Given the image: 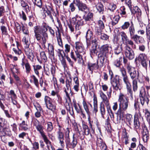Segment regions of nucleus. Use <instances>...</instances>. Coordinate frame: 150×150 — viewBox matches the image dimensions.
<instances>
[{
  "mask_svg": "<svg viewBox=\"0 0 150 150\" xmlns=\"http://www.w3.org/2000/svg\"><path fill=\"white\" fill-rule=\"evenodd\" d=\"M126 69L131 79L132 80L133 90L134 92H135L138 88L137 80L139 77V72L138 71L137 73L135 67L129 65L127 66Z\"/></svg>",
  "mask_w": 150,
  "mask_h": 150,
  "instance_id": "1",
  "label": "nucleus"
},
{
  "mask_svg": "<svg viewBox=\"0 0 150 150\" xmlns=\"http://www.w3.org/2000/svg\"><path fill=\"white\" fill-rule=\"evenodd\" d=\"M49 26L46 24L44 23L42 24L41 27L39 26H36L34 27V36L38 41H40L42 37H48L47 34L46 32L48 30Z\"/></svg>",
  "mask_w": 150,
  "mask_h": 150,
  "instance_id": "2",
  "label": "nucleus"
},
{
  "mask_svg": "<svg viewBox=\"0 0 150 150\" xmlns=\"http://www.w3.org/2000/svg\"><path fill=\"white\" fill-rule=\"evenodd\" d=\"M120 71L122 74V79L124 83L126 85L128 95L133 97V91L131 89V85L130 82L129 78L127 76L125 69L124 68H121Z\"/></svg>",
  "mask_w": 150,
  "mask_h": 150,
  "instance_id": "3",
  "label": "nucleus"
},
{
  "mask_svg": "<svg viewBox=\"0 0 150 150\" xmlns=\"http://www.w3.org/2000/svg\"><path fill=\"white\" fill-rule=\"evenodd\" d=\"M84 24L83 21L81 18L80 17L76 15V17L72 18V21L69 24H68V27L72 32L74 30V26L76 30H79L80 26Z\"/></svg>",
  "mask_w": 150,
  "mask_h": 150,
  "instance_id": "4",
  "label": "nucleus"
},
{
  "mask_svg": "<svg viewBox=\"0 0 150 150\" xmlns=\"http://www.w3.org/2000/svg\"><path fill=\"white\" fill-rule=\"evenodd\" d=\"M98 94L103 100V102L106 107L108 113L112 119H114V115L111 108L110 104L107 96L101 90L99 91Z\"/></svg>",
  "mask_w": 150,
  "mask_h": 150,
  "instance_id": "5",
  "label": "nucleus"
},
{
  "mask_svg": "<svg viewBox=\"0 0 150 150\" xmlns=\"http://www.w3.org/2000/svg\"><path fill=\"white\" fill-rule=\"evenodd\" d=\"M75 44V48L76 50L75 52V53L78 59V62L81 64L83 62L82 55L85 54L84 48L83 45L79 42H76Z\"/></svg>",
  "mask_w": 150,
  "mask_h": 150,
  "instance_id": "6",
  "label": "nucleus"
},
{
  "mask_svg": "<svg viewBox=\"0 0 150 150\" xmlns=\"http://www.w3.org/2000/svg\"><path fill=\"white\" fill-rule=\"evenodd\" d=\"M118 101L119 103V109L126 111L128 108L129 104L128 98L123 93H120L119 96Z\"/></svg>",
  "mask_w": 150,
  "mask_h": 150,
  "instance_id": "7",
  "label": "nucleus"
},
{
  "mask_svg": "<svg viewBox=\"0 0 150 150\" xmlns=\"http://www.w3.org/2000/svg\"><path fill=\"white\" fill-rule=\"evenodd\" d=\"M109 74L110 76V83L113 89L116 91L120 90L121 87L119 76L117 75H116L115 77L113 78V73L110 70H109Z\"/></svg>",
  "mask_w": 150,
  "mask_h": 150,
  "instance_id": "8",
  "label": "nucleus"
},
{
  "mask_svg": "<svg viewBox=\"0 0 150 150\" xmlns=\"http://www.w3.org/2000/svg\"><path fill=\"white\" fill-rule=\"evenodd\" d=\"M119 35L121 37V40L123 43L125 44V45L131 46L133 49H136V46L134 44L133 42L131 40L129 39L126 34L123 31L119 33Z\"/></svg>",
  "mask_w": 150,
  "mask_h": 150,
  "instance_id": "9",
  "label": "nucleus"
},
{
  "mask_svg": "<svg viewBox=\"0 0 150 150\" xmlns=\"http://www.w3.org/2000/svg\"><path fill=\"white\" fill-rule=\"evenodd\" d=\"M122 2H123L124 0H120ZM125 3L129 8L133 14H136L137 17L140 16L141 15V12L140 10L137 6L134 7L133 8L132 7V5L131 0H125Z\"/></svg>",
  "mask_w": 150,
  "mask_h": 150,
  "instance_id": "10",
  "label": "nucleus"
},
{
  "mask_svg": "<svg viewBox=\"0 0 150 150\" xmlns=\"http://www.w3.org/2000/svg\"><path fill=\"white\" fill-rule=\"evenodd\" d=\"M58 128L57 132V138L61 146L63 147L64 146V134L63 131V128L59 124L58 125Z\"/></svg>",
  "mask_w": 150,
  "mask_h": 150,
  "instance_id": "11",
  "label": "nucleus"
},
{
  "mask_svg": "<svg viewBox=\"0 0 150 150\" xmlns=\"http://www.w3.org/2000/svg\"><path fill=\"white\" fill-rule=\"evenodd\" d=\"M136 59L140 62L142 67L145 69V71L147 72L148 64L146 55L144 53L140 54Z\"/></svg>",
  "mask_w": 150,
  "mask_h": 150,
  "instance_id": "12",
  "label": "nucleus"
},
{
  "mask_svg": "<svg viewBox=\"0 0 150 150\" xmlns=\"http://www.w3.org/2000/svg\"><path fill=\"white\" fill-rule=\"evenodd\" d=\"M74 3L78 7L79 11H83L85 13L89 11V9L86 5L80 0H75L74 1Z\"/></svg>",
  "mask_w": 150,
  "mask_h": 150,
  "instance_id": "13",
  "label": "nucleus"
},
{
  "mask_svg": "<svg viewBox=\"0 0 150 150\" xmlns=\"http://www.w3.org/2000/svg\"><path fill=\"white\" fill-rule=\"evenodd\" d=\"M139 96L141 103L142 105L145 103L148 104L149 100L144 88H142L140 91Z\"/></svg>",
  "mask_w": 150,
  "mask_h": 150,
  "instance_id": "14",
  "label": "nucleus"
},
{
  "mask_svg": "<svg viewBox=\"0 0 150 150\" xmlns=\"http://www.w3.org/2000/svg\"><path fill=\"white\" fill-rule=\"evenodd\" d=\"M125 45L124 47V51L126 57L129 60L132 59L134 57V51L129 46Z\"/></svg>",
  "mask_w": 150,
  "mask_h": 150,
  "instance_id": "15",
  "label": "nucleus"
},
{
  "mask_svg": "<svg viewBox=\"0 0 150 150\" xmlns=\"http://www.w3.org/2000/svg\"><path fill=\"white\" fill-rule=\"evenodd\" d=\"M50 98L48 96H45V101L46 107L49 110L54 112L56 109V106L51 101Z\"/></svg>",
  "mask_w": 150,
  "mask_h": 150,
  "instance_id": "16",
  "label": "nucleus"
},
{
  "mask_svg": "<svg viewBox=\"0 0 150 150\" xmlns=\"http://www.w3.org/2000/svg\"><path fill=\"white\" fill-rule=\"evenodd\" d=\"M108 55L98 54V58L99 61H97L98 66L100 67L104 65L107 60Z\"/></svg>",
  "mask_w": 150,
  "mask_h": 150,
  "instance_id": "17",
  "label": "nucleus"
},
{
  "mask_svg": "<svg viewBox=\"0 0 150 150\" xmlns=\"http://www.w3.org/2000/svg\"><path fill=\"white\" fill-rule=\"evenodd\" d=\"M82 105L84 110L88 115H90V111L92 108V105L91 104L88 102L86 101L84 99L82 102Z\"/></svg>",
  "mask_w": 150,
  "mask_h": 150,
  "instance_id": "18",
  "label": "nucleus"
},
{
  "mask_svg": "<svg viewBox=\"0 0 150 150\" xmlns=\"http://www.w3.org/2000/svg\"><path fill=\"white\" fill-rule=\"evenodd\" d=\"M111 47L108 45H104L100 47L99 54L108 55L109 53V51L111 50Z\"/></svg>",
  "mask_w": 150,
  "mask_h": 150,
  "instance_id": "19",
  "label": "nucleus"
},
{
  "mask_svg": "<svg viewBox=\"0 0 150 150\" xmlns=\"http://www.w3.org/2000/svg\"><path fill=\"white\" fill-rule=\"evenodd\" d=\"M24 51L27 58L30 61L33 62L34 61L35 56L32 50L29 48H25Z\"/></svg>",
  "mask_w": 150,
  "mask_h": 150,
  "instance_id": "20",
  "label": "nucleus"
},
{
  "mask_svg": "<svg viewBox=\"0 0 150 150\" xmlns=\"http://www.w3.org/2000/svg\"><path fill=\"white\" fill-rule=\"evenodd\" d=\"M93 36V32L90 29H88L86 33V36L87 46L88 48L90 47V41Z\"/></svg>",
  "mask_w": 150,
  "mask_h": 150,
  "instance_id": "21",
  "label": "nucleus"
},
{
  "mask_svg": "<svg viewBox=\"0 0 150 150\" xmlns=\"http://www.w3.org/2000/svg\"><path fill=\"white\" fill-rule=\"evenodd\" d=\"M79 107H78L76 104L75 103L74 104V107L77 113L80 114L82 116L83 118H85L86 117L85 114L83 110L82 109L80 105L78 104Z\"/></svg>",
  "mask_w": 150,
  "mask_h": 150,
  "instance_id": "22",
  "label": "nucleus"
},
{
  "mask_svg": "<svg viewBox=\"0 0 150 150\" xmlns=\"http://www.w3.org/2000/svg\"><path fill=\"white\" fill-rule=\"evenodd\" d=\"M16 46L15 47L12 48V50L13 51L14 54L18 55H21L22 56H23L24 54L22 52L21 50L19 48V44L18 42H16Z\"/></svg>",
  "mask_w": 150,
  "mask_h": 150,
  "instance_id": "23",
  "label": "nucleus"
},
{
  "mask_svg": "<svg viewBox=\"0 0 150 150\" xmlns=\"http://www.w3.org/2000/svg\"><path fill=\"white\" fill-rule=\"evenodd\" d=\"M93 112L94 113H96L98 111V105L97 98L96 95L95 94H94L93 96Z\"/></svg>",
  "mask_w": 150,
  "mask_h": 150,
  "instance_id": "24",
  "label": "nucleus"
},
{
  "mask_svg": "<svg viewBox=\"0 0 150 150\" xmlns=\"http://www.w3.org/2000/svg\"><path fill=\"white\" fill-rule=\"evenodd\" d=\"M98 64L97 62L96 63H89L88 64L87 66L88 69L90 71L93 72V70L97 69L98 68L100 67Z\"/></svg>",
  "mask_w": 150,
  "mask_h": 150,
  "instance_id": "25",
  "label": "nucleus"
},
{
  "mask_svg": "<svg viewBox=\"0 0 150 150\" xmlns=\"http://www.w3.org/2000/svg\"><path fill=\"white\" fill-rule=\"evenodd\" d=\"M105 106V104L104 103H103L102 101L100 104V110L101 117L103 118H105L104 115H105L106 113V110Z\"/></svg>",
  "mask_w": 150,
  "mask_h": 150,
  "instance_id": "26",
  "label": "nucleus"
},
{
  "mask_svg": "<svg viewBox=\"0 0 150 150\" xmlns=\"http://www.w3.org/2000/svg\"><path fill=\"white\" fill-rule=\"evenodd\" d=\"M93 13L89 11L85 13L83 16V18L86 22L91 20L93 18Z\"/></svg>",
  "mask_w": 150,
  "mask_h": 150,
  "instance_id": "27",
  "label": "nucleus"
},
{
  "mask_svg": "<svg viewBox=\"0 0 150 150\" xmlns=\"http://www.w3.org/2000/svg\"><path fill=\"white\" fill-rule=\"evenodd\" d=\"M125 111L119 109L117 113V120L119 122H120L121 120L123 117L124 111Z\"/></svg>",
  "mask_w": 150,
  "mask_h": 150,
  "instance_id": "28",
  "label": "nucleus"
},
{
  "mask_svg": "<svg viewBox=\"0 0 150 150\" xmlns=\"http://www.w3.org/2000/svg\"><path fill=\"white\" fill-rule=\"evenodd\" d=\"M67 145L70 146V147L74 148L76 146L77 144V141L76 139L74 138V134L73 137V140L71 142L70 140L69 142H66Z\"/></svg>",
  "mask_w": 150,
  "mask_h": 150,
  "instance_id": "29",
  "label": "nucleus"
},
{
  "mask_svg": "<svg viewBox=\"0 0 150 150\" xmlns=\"http://www.w3.org/2000/svg\"><path fill=\"white\" fill-rule=\"evenodd\" d=\"M145 32L146 40L150 42V23H149L146 27Z\"/></svg>",
  "mask_w": 150,
  "mask_h": 150,
  "instance_id": "30",
  "label": "nucleus"
},
{
  "mask_svg": "<svg viewBox=\"0 0 150 150\" xmlns=\"http://www.w3.org/2000/svg\"><path fill=\"white\" fill-rule=\"evenodd\" d=\"M134 128L135 129H139L140 127V123L139 118L137 116H135L134 119Z\"/></svg>",
  "mask_w": 150,
  "mask_h": 150,
  "instance_id": "31",
  "label": "nucleus"
},
{
  "mask_svg": "<svg viewBox=\"0 0 150 150\" xmlns=\"http://www.w3.org/2000/svg\"><path fill=\"white\" fill-rule=\"evenodd\" d=\"M83 134L88 135L90 134V129L88 126L85 124H83Z\"/></svg>",
  "mask_w": 150,
  "mask_h": 150,
  "instance_id": "32",
  "label": "nucleus"
},
{
  "mask_svg": "<svg viewBox=\"0 0 150 150\" xmlns=\"http://www.w3.org/2000/svg\"><path fill=\"white\" fill-rule=\"evenodd\" d=\"M143 112L144 113L147 121L150 124V112L147 109H143Z\"/></svg>",
  "mask_w": 150,
  "mask_h": 150,
  "instance_id": "33",
  "label": "nucleus"
},
{
  "mask_svg": "<svg viewBox=\"0 0 150 150\" xmlns=\"http://www.w3.org/2000/svg\"><path fill=\"white\" fill-rule=\"evenodd\" d=\"M35 128L40 133L42 137L45 134L43 130L44 127L41 124L35 127Z\"/></svg>",
  "mask_w": 150,
  "mask_h": 150,
  "instance_id": "34",
  "label": "nucleus"
},
{
  "mask_svg": "<svg viewBox=\"0 0 150 150\" xmlns=\"http://www.w3.org/2000/svg\"><path fill=\"white\" fill-rule=\"evenodd\" d=\"M48 50L49 54L53 57H54V48L52 45L50 43L48 44Z\"/></svg>",
  "mask_w": 150,
  "mask_h": 150,
  "instance_id": "35",
  "label": "nucleus"
},
{
  "mask_svg": "<svg viewBox=\"0 0 150 150\" xmlns=\"http://www.w3.org/2000/svg\"><path fill=\"white\" fill-rule=\"evenodd\" d=\"M70 86L66 85V87L64 88V92H65L66 96L68 99L71 101V99L69 96V93L71 92V88L69 89Z\"/></svg>",
  "mask_w": 150,
  "mask_h": 150,
  "instance_id": "36",
  "label": "nucleus"
},
{
  "mask_svg": "<svg viewBox=\"0 0 150 150\" xmlns=\"http://www.w3.org/2000/svg\"><path fill=\"white\" fill-rule=\"evenodd\" d=\"M43 139L44 141L45 142L47 145V148L48 149H49L50 146L52 144L51 142L48 139L47 136L45 134L42 136Z\"/></svg>",
  "mask_w": 150,
  "mask_h": 150,
  "instance_id": "37",
  "label": "nucleus"
},
{
  "mask_svg": "<svg viewBox=\"0 0 150 150\" xmlns=\"http://www.w3.org/2000/svg\"><path fill=\"white\" fill-rule=\"evenodd\" d=\"M51 94L52 96H54L55 95H56L58 98V101L59 103H61L62 101V98L60 96L59 94L58 91L52 90L51 91Z\"/></svg>",
  "mask_w": 150,
  "mask_h": 150,
  "instance_id": "38",
  "label": "nucleus"
},
{
  "mask_svg": "<svg viewBox=\"0 0 150 150\" xmlns=\"http://www.w3.org/2000/svg\"><path fill=\"white\" fill-rule=\"evenodd\" d=\"M19 126L24 131H25L28 129V125L27 123L24 120H23L22 122L20 124Z\"/></svg>",
  "mask_w": 150,
  "mask_h": 150,
  "instance_id": "39",
  "label": "nucleus"
},
{
  "mask_svg": "<svg viewBox=\"0 0 150 150\" xmlns=\"http://www.w3.org/2000/svg\"><path fill=\"white\" fill-rule=\"evenodd\" d=\"M95 6L98 11L100 13H103L104 11L103 6L101 3H99L95 5Z\"/></svg>",
  "mask_w": 150,
  "mask_h": 150,
  "instance_id": "40",
  "label": "nucleus"
},
{
  "mask_svg": "<svg viewBox=\"0 0 150 150\" xmlns=\"http://www.w3.org/2000/svg\"><path fill=\"white\" fill-rule=\"evenodd\" d=\"M132 24L129 26V33L130 37L134 35L135 33V30L134 28V25L133 24L132 22H131Z\"/></svg>",
  "mask_w": 150,
  "mask_h": 150,
  "instance_id": "41",
  "label": "nucleus"
},
{
  "mask_svg": "<svg viewBox=\"0 0 150 150\" xmlns=\"http://www.w3.org/2000/svg\"><path fill=\"white\" fill-rule=\"evenodd\" d=\"M122 138L123 142L125 143L126 145H127L129 143L128 142V137L126 132H124L123 133Z\"/></svg>",
  "mask_w": 150,
  "mask_h": 150,
  "instance_id": "42",
  "label": "nucleus"
},
{
  "mask_svg": "<svg viewBox=\"0 0 150 150\" xmlns=\"http://www.w3.org/2000/svg\"><path fill=\"white\" fill-rule=\"evenodd\" d=\"M122 50V47L120 45H118L115 48L114 50V53L115 54H121L122 55V53L121 51Z\"/></svg>",
  "mask_w": 150,
  "mask_h": 150,
  "instance_id": "43",
  "label": "nucleus"
},
{
  "mask_svg": "<svg viewBox=\"0 0 150 150\" xmlns=\"http://www.w3.org/2000/svg\"><path fill=\"white\" fill-rule=\"evenodd\" d=\"M120 18V17L118 15L115 16L111 22L112 25L113 26L116 24L118 23Z\"/></svg>",
  "mask_w": 150,
  "mask_h": 150,
  "instance_id": "44",
  "label": "nucleus"
},
{
  "mask_svg": "<svg viewBox=\"0 0 150 150\" xmlns=\"http://www.w3.org/2000/svg\"><path fill=\"white\" fill-rule=\"evenodd\" d=\"M131 38L133 40L134 42L138 44V43H140L141 41L139 40V39L140 38V36L138 35H135L131 37Z\"/></svg>",
  "mask_w": 150,
  "mask_h": 150,
  "instance_id": "45",
  "label": "nucleus"
},
{
  "mask_svg": "<svg viewBox=\"0 0 150 150\" xmlns=\"http://www.w3.org/2000/svg\"><path fill=\"white\" fill-rule=\"evenodd\" d=\"M40 57L42 62H45L47 61V58L44 52L43 51L40 52Z\"/></svg>",
  "mask_w": 150,
  "mask_h": 150,
  "instance_id": "46",
  "label": "nucleus"
},
{
  "mask_svg": "<svg viewBox=\"0 0 150 150\" xmlns=\"http://www.w3.org/2000/svg\"><path fill=\"white\" fill-rule=\"evenodd\" d=\"M69 133L70 131L69 129L68 128H67L65 132V139L66 142H69V141L70 139L69 135Z\"/></svg>",
  "mask_w": 150,
  "mask_h": 150,
  "instance_id": "47",
  "label": "nucleus"
},
{
  "mask_svg": "<svg viewBox=\"0 0 150 150\" xmlns=\"http://www.w3.org/2000/svg\"><path fill=\"white\" fill-rule=\"evenodd\" d=\"M21 5L23 8H25L26 11L29 10V7L28 4L24 1H22L21 2Z\"/></svg>",
  "mask_w": 150,
  "mask_h": 150,
  "instance_id": "48",
  "label": "nucleus"
},
{
  "mask_svg": "<svg viewBox=\"0 0 150 150\" xmlns=\"http://www.w3.org/2000/svg\"><path fill=\"white\" fill-rule=\"evenodd\" d=\"M57 38L59 45L60 47H63V45L61 38V34L59 33L58 35L57 36Z\"/></svg>",
  "mask_w": 150,
  "mask_h": 150,
  "instance_id": "49",
  "label": "nucleus"
},
{
  "mask_svg": "<svg viewBox=\"0 0 150 150\" xmlns=\"http://www.w3.org/2000/svg\"><path fill=\"white\" fill-rule=\"evenodd\" d=\"M34 72L38 76L39 75V72L38 70L42 69V67L39 65H38L36 66H33Z\"/></svg>",
  "mask_w": 150,
  "mask_h": 150,
  "instance_id": "50",
  "label": "nucleus"
},
{
  "mask_svg": "<svg viewBox=\"0 0 150 150\" xmlns=\"http://www.w3.org/2000/svg\"><path fill=\"white\" fill-rule=\"evenodd\" d=\"M132 118V116L131 115L127 114L126 115V121L129 123V125H131Z\"/></svg>",
  "mask_w": 150,
  "mask_h": 150,
  "instance_id": "51",
  "label": "nucleus"
},
{
  "mask_svg": "<svg viewBox=\"0 0 150 150\" xmlns=\"http://www.w3.org/2000/svg\"><path fill=\"white\" fill-rule=\"evenodd\" d=\"M142 135L149 136V134L147 128L145 125L143 127Z\"/></svg>",
  "mask_w": 150,
  "mask_h": 150,
  "instance_id": "52",
  "label": "nucleus"
},
{
  "mask_svg": "<svg viewBox=\"0 0 150 150\" xmlns=\"http://www.w3.org/2000/svg\"><path fill=\"white\" fill-rule=\"evenodd\" d=\"M90 51L91 54L93 55L96 54L97 52L96 50V45H93L92 47L90 49Z\"/></svg>",
  "mask_w": 150,
  "mask_h": 150,
  "instance_id": "53",
  "label": "nucleus"
},
{
  "mask_svg": "<svg viewBox=\"0 0 150 150\" xmlns=\"http://www.w3.org/2000/svg\"><path fill=\"white\" fill-rule=\"evenodd\" d=\"M22 41L24 43L25 46V48H28L30 45V42L28 41V40L25 37H24Z\"/></svg>",
  "mask_w": 150,
  "mask_h": 150,
  "instance_id": "54",
  "label": "nucleus"
},
{
  "mask_svg": "<svg viewBox=\"0 0 150 150\" xmlns=\"http://www.w3.org/2000/svg\"><path fill=\"white\" fill-rule=\"evenodd\" d=\"M31 78L33 80V82L35 86L38 88L39 87V82L38 79L34 75L30 76Z\"/></svg>",
  "mask_w": 150,
  "mask_h": 150,
  "instance_id": "55",
  "label": "nucleus"
},
{
  "mask_svg": "<svg viewBox=\"0 0 150 150\" xmlns=\"http://www.w3.org/2000/svg\"><path fill=\"white\" fill-rule=\"evenodd\" d=\"M47 131H51L53 129V126L52 122H47Z\"/></svg>",
  "mask_w": 150,
  "mask_h": 150,
  "instance_id": "56",
  "label": "nucleus"
},
{
  "mask_svg": "<svg viewBox=\"0 0 150 150\" xmlns=\"http://www.w3.org/2000/svg\"><path fill=\"white\" fill-rule=\"evenodd\" d=\"M26 60L27 61V62H26L25 67L26 70V72L27 73H29L31 70V67L28 60Z\"/></svg>",
  "mask_w": 150,
  "mask_h": 150,
  "instance_id": "57",
  "label": "nucleus"
},
{
  "mask_svg": "<svg viewBox=\"0 0 150 150\" xmlns=\"http://www.w3.org/2000/svg\"><path fill=\"white\" fill-rule=\"evenodd\" d=\"M108 7V9L111 11H113L117 8L116 5L113 3H109Z\"/></svg>",
  "mask_w": 150,
  "mask_h": 150,
  "instance_id": "58",
  "label": "nucleus"
},
{
  "mask_svg": "<svg viewBox=\"0 0 150 150\" xmlns=\"http://www.w3.org/2000/svg\"><path fill=\"white\" fill-rule=\"evenodd\" d=\"M103 144H105L103 142L102 139L100 138H97L96 142V144L97 146L100 147L102 146Z\"/></svg>",
  "mask_w": 150,
  "mask_h": 150,
  "instance_id": "59",
  "label": "nucleus"
},
{
  "mask_svg": "<svg viewBox=\"0 0 150 150\" xmlns=\"http://www.w3.org/2000/svg\"><path fill=\"white\" fill-rule=\"evenodd\" d=\"M98 28L101 30H103L105 28V25L103 22L99 20L98 22Z\"/></svg>",
  "mask_w": 150,
  "mask_h": 150,
  "instance_id": "60",
  "label": "nucleus"
},
{
  "mask_svg": "<svg viewBox=\"0 0 150 150\" xmlns=\"http://www.w3.org/2000/svg\"><path fill=\"white\" fill-rule=\"evenodd\" d=\"M15 30L19 32L21 30V26L17 22H15Z\"/></svg>",
  "mask_w": 150,
  "mask_h": 150,
  "instance_id": "61",
  "label": "nucleus"
},
{
  "mask_svg": "<svg viewBox=\"0 0 150 150\" xmlns=\"http://www.w3.org/2000/svg\"><path fill=\"white\" fill-rule=\"evenodd\" d=\"M58 53L59 56V57H61L62 59H63L64 56H65L64 51L63 50L58 49Z\"/></svg>",
  "mask_w": 150,
  "mask_h": 150,
  "instance_id": "62",
  "label": "nucleus"
},
{
  "mask_svg": "<svg viewBox=\"0 0 150 150\" xmlns=\"http://www.w3.org/2000/svg\"><path fill=\"white\" fill-rule=\"evenodd\" d=\"M130 25V24L129 22H125L122 26L121 28L123 30L127 29Z\"/></svg>",
  "mask_w": 150,
  "mask_h": 150,
  "instance_id": "63",
  "label": "nucleus"
},
{
  "mask_svg": "<svg viewBox=\"0 0 150 150\" xmlns=\"http://www.w3.org/2000/svg\"><path fill=\"white\" fill-rule=\"evenodd\" d=\"M34 3L40 8L42 7V3L41 0H34Z\"/></svg>",
  "mask_w": 150,
  "mask_h": 150,
  "instance_id": "64",
  "label": "nucleus"
}]
</instances>
